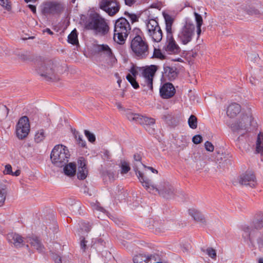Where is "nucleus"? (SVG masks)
<instances>
[{
  "label": "nucleus",
  "instance_id": "c03bdc74",
  "mask_svg": "<svg viewBox=\"0 0 263 263\" xmlns=\"http://www.w3.org/2000/svg\"><path fill=\"white\" fill-rule=\"evenodd\" d=\"M0 5L8 11L10 10L11 9L10 0H0Z\"/></svg>",
  "mask_w": 263,
  "mask_h": 263
},
{
  "label": "nucleus",
  "instance_id": "2eb2a0df",
  "mask_svg": "<svg viewBox=\"0 0 263 263\" xmlns=\"http://www.w3.org/2000/svg\"><path fill=\"white\" fill-rule=\"evenodd\" d=\"M238 182L241 185L251 188L255 187L257 184L256 177L251 171H247L241 175L238 178Z\"/></svg>",
  "mask_w": 263,
  "mask_h": 263
},
{
  "label": "nucleus",
  "instance_id": "c9c22d12",
  "mask_svg": "<svg viewBox=\"0 0 263 263\" xmlns=\"http://www.w3.org/2000/svg\"><path fill=\"white\" fill-rule=\"evenodd\" d=\"M147 256L139 254L134 257L133 261L134 263H147Z\"/></svg>",
  "mask_w": 263,
  "mask_h": 263
},
{
  "label": "nucleus",
  "instance_id": "bb28decb",
  "mask_svg": "<svg viewBox=\"0 0 263 263\" xmlns=\"http://www.w3.org/2000/svg\"><path fill=\"white\" fill-rule=\"evenodd\" d=\"M64 172L68 176L72 177L76 174V165L73 163H69L64 165Z\"/></svg>",
  "mask_w": 263,
  "mask_h": 263
},
{
  "label": "nucleus",
  "instance_id": "b1692460",
  "mask_svg": "<svg viewBox=\"0 0 263 263\" xmlns=\"http://www.w3.org/2000/svg\"><path fill=\"white\" fill-rule=\"evenodd\" d=\"M163 76L172 81L174 80L177 76L176 69L170 66H165L164 67Z\"/></svg>",
  "mask_w": 263,
  "mask_h": 263
},
{
  "label": "nucleus",
  "instance_id": "6e6552de",
  "mask_svg": "<svg viewBox=\"0 0 263 263\" xmlns=\"http://www.w3.org/2000/svg\"><path fill=\"white\" fill-rule=\"evenodd\" d=\"M146 32L148 36L155 42H159L163 36L162 31L158 23L154 18H149L146 21Z\"/></svg>",
  "mask_w": 263,
  "mask_h": 263
},
{
  "label": "nucleus",
  "instance_id": "473e14b6",
  "mask_svg": "<svg viewBox=\"0 0 263 263\" xmlns=\"http://www.w3.org/2000/svg\"><path fill=\"white\" fill-rule=\"evenodd\" d=\"M68 43L72 45H77L78 44V35L76 29H74L69 34L68 36Z\"/></svg>",
  "mask_w": 263,
  "mask_h": 263
},
{
  "label": "nucleus",
  "instance_id": "a211bd4d",
  "mask_svg": "<svg viewBox=\"0 0 263 263\" xmlns=\"http://www.w3.org/2000/svg\"><path fill=\"white\" fill-rule=\"evenodd\" d=\"M88 175L86 162L83 157H80L78 160L77 177L80 180L85 179Z\"/></svg>",
  "mask_w": 263,
  "mask_h": 263
},
{
  "label": "nucleus",
  "instance_id": "69168bd1",
  "mask_svg": "<svg viewBox=\"0 0 263 263\" xmlns=\"http://www.w3.org/2000/svg\"><path fill=\"white\" fill-rule=\"evenodd\" d=\"M36 1H37V0H31V2H36Z\"/></svg>",
  "mask_w": 263,
  "mask_h": 263
},
{
  "label": "nucleus",
  "instance_id": "9d476101",
  "mask_svg": "<svg viewBox=\"0 0 263 263\" xmlns=\"http://www.w3.org/2000/svg\"><path fill=\"white\" fill-rule=\"evenodd\" d=\"M30 132V124L28 118L24 116L20 118L16 126V134L19 139H24Z\"/></svg>",
  "mask_w": 263,
  "mask_h": 263
},
{
  "label": "nucleus",
  "instance_id": "e433bc0d",
  "mask_svg": "<svg viewBox=\"0 0 263 263\" xmlns=\"http://www.w3.org/2000/svg\"><path fill=\"white\" fill-rule=\"evenodd\" d=\"M147 257V263H159L161 259L160 256L157 254H152Z\"/></svg>",
  "mask_w": 263,
  "mask_h": 263
},
{
  "label": "nucleus",
  "instance_id": "39448f33",
  "mask_svg": "<svg viewBox=\"0 0 263 263\" xmlns=\"http://www.w3.org/2000/svg\"><path fill=\"white\" fill-rule=\"evenodd\" d=\"M130 48L135 55L140 59L146 58L149 54L148 44L144 38L138 35L130 42Z\"/></svg>",
  "mask_w": 263,
  "mask_h": 263
},
{
  "label": "nucleus",
  "instance_id": "774afa93",
  "mask_svg": "<svg viewBox=\"0 0 263 263\" xmlns=\"http://www.w3.org/2000/svg\"><path fill=\"white\" fill-rule=\"evenodd\" d=\"M74 2H75V0H73V1H72V2H73V3H74Z\"/></svg>",
  "mask_w": 263,
  "mask_h": 263
},
{
  "label": "nucleus",
  "instance_id": "f257e3e1",
  "mask_svg": "<svg viewBox=\"0 0 263 263\" xmlns=\"http://www.w3.org/2000/svg\"><path fill=\"white\" fill-rule=\"evenodd\" d=\"M140 182L149 193L157 192L160 196L166 199L174 197L175 190L172 185L165 179H161L156 185L152 184V181L148 178H140Z\"/></svg>",
  "mask_w": 263,
  "mask_h": 263
},
{
  "label": "nucleus",
  "instance_id": "864d4df0",
  "mask_svg": "<svg viewBox=\"0 0 263 263\" xmlns=\"http://www.w3.org/2000/svg\"><path fill=\"white\" fill-rule=\"evenodd\" d=\"M86 241L85 240L84 238H83L81 240L80 246L81 249L83 250V251L84 252L85 251L86 248Z\"/></svg>",
  "mask_w": 263,
  "mask_h": 263
},
{
  "label": "nucleus",
  "instance_id": "f3484780",
  "mask_svg": "<svg viewBox=\"0 0 263 263\" xmlns=\"http://www.w3.org/2000/svg\"><path fill=\"white\" fill-rule=\"evenodd\" d=\"M175 89L172 84L166 83L160 88V96L163 99H169L174 96Z\"/></svg>",
  "mask_w": 263,
  "mask_h": 263
},
{
  "label": "nucleus",
  "instance_id": "cd10ccee",
  "mask_svg": "<svg viewBox=\"0 0 263 263\" xmlns=\"http://www.w3.org/2000/svg\"><path fill=\"white\" fill-rule=\"evenodd\" d=\"M97 50L98 52H103L110 58H112L113 56L112 51L107 45H98L97 46Z\"/></svg>",
  "mask_w": 263,
  "mask_h": 263
},
{
  "label": "nucleus",
  "instance_id": "c756f323",
  "mask_svg": "<svg viewBox=\"0 0 263 263\" xmlns=\"http://www.w3.org/2000/svg\"><path fill=\"white\" fill-rule=\"evenodd\" d=\"M253 223L254 228L256 229H260L263 228V213L257 214Z\"/></svg>",
  "mask_w": 263,
  "mask_h": 263
},
{
  "label": "nucleus",
  "instance_id": "4468645a",
  "mask_svg": "<svg viewBox=\"0 0 263 263\" xmlns=\"http://www.w3.org/2000/svg\"><path fill=\"white\" fill-rule=\"evenodd\" d=\"M63 11V7L61 4L55 2H48L44 5L42 12L44 15H59Z\"/></svg>",
  "mask_w": 263,
  "mask_h": 263
},
{
  "label": "nucleus",
  "instance_id": "79ce46f5",
  "mask_svg": "<svg viewBox=\"0 0 263 263\" xmlns=\"http://www.w3.org/2000/svg\"><path fill=\"white\" fill-rule=\"evenodd\" d=\"M153 58L163 60L165 59V55L161 52L160 49L155 48L154 50Z\"/></svg>",
  "mask_w": 263,
  "mask_h": 263
},
{
  "label": "nucleus",
  "instance_id": "7ed1b4c3",
  "mask_svg": "<svg viewBox=\"0 0 263 263\" xmlns=\"http://www.w3.org/2000/svg\"><path fill=\"white\" fill-rule=\"evenodd\" d=\"M130 29V26L126 19L121 17L117 20L114 26V41L119 44H123Z\"/></svg>",
  "mask_w": 263,
  "mask_h": 263
},
{
  "label": "nucleus",
  "instance_id": "09e8293b",
  "mask_svg": "<svg viewBox=\"0 0 263 263\" xmlns=\"http://www.w3.org/2000/svg\"><path fill=\"white\" fill-rule=\"evenodd\" d=\"M205 148L207 151L212 152L214 149V146L212 143L209 141H206L204 143Z\"/></svg>",
  "mask_w": 263,
  "mask_h": 263
},
{
  "label": "nucleus",
  "instance_id": "4d7b16f0",
  "mask_svg": "<svg viewBox=\"0 0 263 263\" xmlns=\"http://www.w3.org/2000/svg\"><path fill=\"white\" fill-rule=\"evenodd\" d=\"M28 6L31 9V10L33 12V13H36V7L34 5H29Z\"/></svg>",
  "mask_w": 263,
  "mask_h": 263
},
{
  "label": "nucleus",
  "instance_id": "ddd939ff",
  "mask_svg": "<svg viewBox=\"0 0 263 263\" xmlns=\"http://www.w3.org/2000/svg\"><path fill=\"white\" fill-rule=\"evenodd\" d=\"M157 70L156 66L151 65L144 69L142 72L144 79V82L142 85L146 86L150 90H153V77Z\"/></svg>",
  "mask_w": 263,
  "mask_h": 263
},
{
  "label": "nucleus",
  "instance_id": "a878e982",
  "mask_svg": "<svg viewBox=\"0 0 263 263\" xmlns=\"http://www.w3.org/2000/svg\"><path fill=\"white\" fill-rule=\"evenodd\" d=\"M29 242L32 247L36 249L39 252H42L44 251V247L38 238H30L29 239Z\"/></svg>",
  "mask_w": 263,
  "mask_h": 263
},
{
  "label": "nucleus",
  "instance_id": "5701e85b",
  "mask_svg": "<svg viewBox=\"0 0 263 263\" xmlns=\"http://www.w3.org/2000/svg\"><path fill=\"white\" fill-rule=\"evenodd\" d=\"M240 106L237 103H234L228 106L227 114L230 118H234L240 112Z\"/></svg>",
  "mask_w": 263,
  "mask_h": 263
},
{
  "label": "nucleus",
  "instance_id": "393cba45",
  "mask_svg": "<svg viewBox=\"0 0 263 263\" xmlns=\"http://www.w3.org/2000/svg\"><path fill=\"white\" fill-rule=\"evenodd\" d=\"M155 122V121L153 118H148L142 116H141V118L139 120V123L147 126V127H145L146 128V129L148 130L150 133L153 132V130L152 129L151 130V129H148V128L151 126H154Z\"/></svg>",
  "mask_w": 263,
  "mask_h": 263
},
{
  "label": "nucleus",
  "instance_id": "ea45409f",
  "mask_svg": "<svg viewBox=\"0 0 263 263\" xmlns=\"http://www.w3.org/2000/svg\"><path fill=\"white\" fill-rule=\"evenodd\" d=\"M76 139L77 141L78 144L81 147H85L86 146V142L83 139V137L80 135L78 132L74 133Z\"/></svg>",
  "mask_w": 263,
  "mask_h": 263
},
{
  "label": "nucleus",
  "instance_id": "338daca9",
  "mask_svg": "<svg viewBox=\"0 0 263 263\" xmlns=\"http://www.w3.org/2000/svg\"><path fill=\"white\" fill-rule=\"evenodd\" d=\"M120 82H121V81H120V80H118V84H119V85H120Z\"/></svg>",
  "mask_w": 263,
  "mask_h": 263
},
{
  "label": "nucleus",
  "instance_id": "e2e57ef3",
  "mask_svg": "<svg viewBox=\"0 0 263 263\" xmlns=\"http://www.w3.org/2000/svg\"><path fill=\"white\" fill-rule=\"evenodd\" d=\"M258 263H263V259L262 258L259 259L258 260Z\"/></svg>",
  "mask_w": 263,
  "mask_h": 263
},
{
  "label": "nucleus",
  "instance_id": "72a5a7b5",
  "mask_svg": "<svg viewBox=\"0 0 263 263\" xmlns=\"http://www.w3.org/2000/svg\"><path fill=\"white\" fill-rule=\"evenodd\" d=\"M119 166L121 168V174H127L130 170L129 164L125 160H121Z\"/></svg>",
  "mask_w": 263,
  "mask_h": 263
},
{
  "label": "nucleus",
  "instance_id": "052dcab7",
  "mask_svg": "<svg viewBox=\"0 0 263 263\" xmlns=\"http://www.w3.org/2000/svg\"><path fill=\"white\" fill-rule=\"evenodd\" d=\"M44 32H47L49 34H53L52 31L50 29H49V28H46L45 29V30L44 31Z\"/></svg>",
  "mask_w": 263,
  "mask_h": 263
},
{
  "label": "nucleus",
  "instance_id": "5fc2aeb1",
  "mask_svg": "<svg viewBox=\"0 0 263 263\" xmlns=\"http://www.w3.org/2000/svg\"><path fill=\"white\" fill-rule=\"evenodd\" d=\"M93 209L97 211H100V212H102L103 213H105V210L104 208L99 206V205H95V206L93 207Z\"/></svg>",
  "mask_w": 263,
  "mask_h": 263
},
{
  "label": "nucleus",
  "instance_id": "a19ab883",
  "mask_svg": "<svg viewBox=\"0 0 263 263\" xmlns=\"http://www.w3.org/2000/svg\"><path fill=\"white\" fill-rule=\"evenodd\" d=\"M126 79L135 89H137L139 88V85L138 83L136 81L135 78L133 77L131 74H128L126 76Z\"/></svg>",
  "mask_w": 263,
  "mask_h": 263
},
{
  "label": "nucleus",
  "instance_id": "49530a36",
  "mask_svg": "<svg viewBox=\"0 0 263 263\" xmlns=\"http://www.w3.org/2000/svg\"><path fill=\"white\" fill-rule=\"evenodd\" d=\"M206 252L207 254L211 258L215 259L216 258V250L212 248H208Z\"/></svg>",
  "mask_w": 263,
  "mask_h": 263
},
{
  "label": "nucleus",
  "instance_id": "f8f14e48",
  "mask_svg": "<svg viewBox=\"0 0 263 263\" xmlns=\"http://www.w3.org/2000/svg\"><path fill=\"white\" fill-rule=\"evenodd\" d=\"M254 235L256 236L260 235V234L254 231H252L249 227H244L243 228L242 236L245 239H248L252 243V245L255 247L256 246L255 241H257V245L259 248H261L263 246V237H258L256 239L254 237Z\"/></svg>",
  "mask_w": 263,
  "mask_h": 263
},
{
  "label": "nucleus",
  "instance_id": "9b49d317",
  "mask_svg": "<svg viewBox=\"0 0 263 263\" xmlns=\"http://www.w3.org/2000/svg\"><path fill=\"white\" fill-rule=\"evenodd\" d=\"M99 7L109 15H115L120 9V5L116 0H101Z\"/></svg>",
  "mask_w": 263,
  "mask_h": 263
},
{
  "label": "nucleus",
  "instance_id": "0eeeda50",
  "mask_svg": "<svg viewBox=\"0 0 263 263\" xmlns=\"http://www.w3.org/2000/svg\"><path fill=\"white\" fill-rule=\"evenodd\" d=\"M195 35V25L193 24L186 23L178 32L177 39L180 43L185 45L192 42Z\"/></svg>",
  "mask_w": 263,
  "mask_h": 263
},
{
  "label": "nucleus",
  "instance_id": "de8ad7c7",
  "mask_svg": "<svg viewBox=\"0 0 263 263\" xmlns=\"http://www.w3.org/2000/svg\"><path fill=\"white\" fill-rule=\"evenodd\" d=\"M202 141V137L200 135H196L192 138V141L194 144H198L200 143Z\"/></svg>",
  "mask_w": 263,
  "mask_h": 263
},
{
  "label": "nucleus",
  "instance_id": "680f3d73",
  "mask_svg": "<svg viewBox=\"0 0 263 263\" xmlns=\"http://www.w3.org/2000/svg\"><path fill=\"white\" fill-rule=\"evenodd\" d=\"M117 106L119 109L123 108V107L120 103H117Z\"/></svg>",
  "mask_w": 263,
  "mask_h": 263
},
{
  "label": "nucleus",
  "instance_id": "6ab92c4d",
  "mask_svg": "<svg viewBox=\"0 0 263 263\" xmlns=\"http://www.w3.org/2000/svg\"><path fill=\"white\" fill-rule=\"evenodd\" d=\"M165 50L170 53L177 54L180 52V47L174 40L173 36H167Z\"/></svg>",
  "mask_w": 263,
  "mask_h": 263
},
{
  "label": "nucleus",
  "instance_id": "2f4dec72",
  "mask_svg": "<svg viewBox=\"0 0 263 263\" xmlns=\"http://www.w3.org/2000/svg\"><path fill=\"white\" fill-rule=\"evenodd\" d=\"M194 15L195 17V20L196 22V27H197V30H196V33H197V39H198L199 37V36L201 34V27L203 23V20L201 16L197 13V12H194Z\"/></svg>",
  "mask_w": 263,
  "mask_h": 263
},
{
  "label": "nucleus",
  "instance_id": "dca6fc26",
  "mask_svg": "<svg viewBox=\"0 0 263 263\" xmlns=\"http://www.w3.org/2000/svg\"><path fill=\"white\" fill-rule=\"evenodd\" d=\"M134 159L135 161L134 169L139 180H140V178H147L145 175L146 173L140 170L141 167L146 168V165L141 162V157L140 155L138 154L134 155Z\"/></svg>",
  "mask_w": 263,
  "mask_h": 263
},
{
  "label": "nucleus",
  "instance_id": "423d86ee",
  "mask_svg": "<svg viewBox=\"0 0 263 263\" xmlns=\"http://www.w3.org/2000/svg\"><path fill=\"white\" fill-rule=\"evenodd\" d=\"M256 123L254 122L251 114L243 115L237 121L231 124V128L241 135L251 130V126H255Z\"/></svg>",
  "mask_w": 263,
  "mask_h": 263
},
{
  "label": "nucleus",
  "instance_id": "4c0bfd02",
  "mask_svg": "<svg viewBox=\"0 0 263 263\" xmlns=\"http://www.w3.org/2000/svg\"><path fill=\"white\" fill-rule=\"evenodd\" d=\"M45 137V135L44 130L40 129L36 133L34 136V140L36 143H40L44 139Z\"/></svg>",
  "mask_w": 263,
  "mask_h": 263
},
{
  "label": "nucleus",
  "instance_id": "aec40b11",
  "mask_svg": "<svg viewBox=\"0 0 263 263\" xmlns=\"http://www.w3.org/2000/svg\"><path fill=\"white\" fill-rule=\"evenodd\" d=\"M189 215L197 222L203 225L207 223L204 216L198 210L192 208L189 210Z\"/></svg>",
  "mask_w": 263,
  "mask_h": 263
},
{
  "label": "nucleus",
  "instance_id": "13d9d810",
  "mask_svg": "<svg viewBox=\"0 0 263 263\" xmlns=\"http://www.w3.org/2000/svg\"><path fill=\"white\" fill-rule=\"evenodd\" d=\"M124 1L125 4L128 6H131L134 3V0H124Z\"/></svg>",
  "mask_w": 263,
  "mask_h": 263
},
{
  "label": "nucleus",
  "instance_id": "6e6d98bb",
  "mask_svg": "<svg viewBox=\"0 0 263 263\" xmlns=\"http://www.w3.org/2000/svg\"><path fill=\"white\" fill-rule=\"evenodd\" d=\"M145 170L146 169H148L150 171H151V172L153 173H156V174H157L158 173V171L157 170H156V169L154 168L153 167H150V166H146V168H144Z\"/></svg>",
  "mask_w": 263,
  "mask_h": 263
},
{
  "label": "nucleus",
  "instance_id": "4be33fe9",
  "mask_svg": "<svg viewBox=\"0 0 263 263\" xmlns=\"http://www.w3.org/2000/svg\"><path fill=\"white\" fill-rule=\"evenodd\" d=\"M164 17L165 23V30L167 36H173V30L172 26L174 22V18L168 14H164Z\"/></svg>",
  "mask_w": 263,
  "mask_h": 263
},
{
  "label": "nucleus",
  "instance_id": "603ef678",
  "mask_svg": "<svg viewBox=\"0 0 263 263\" xmlns=\"http://www.w3.org/2000/svg\"><path fill=\"white\" fill-rule=\"evenodd\" d=\"M125 14L128 16L132 23L136 22L138 21V18L137 15L134 14H129V13L126 12Z\"/></svg>",
  "mask_w": 263,
  "mask_h": 263
},
{
  "label": "nucleus",
  "instance_id": "8fccbe9b",
  "mask_svg": "<svg viewBox=\"0 0 263 263\" xmlns=\"http://www.w3.org/2000/svg\"><path fill=\"white\" fill-rule=\"evenodd\" d=\"M81 229L84 230L86 232H89L91 229V226L89 223H86L84 222H81Z\"/></svg>",
  "mask_w": 263,
  "mask_h": 263
},
{
  "label": "nucleus",
  "instance_id": "3c124183",
  "mask_svg": "<svg viewBox=\"0 0 263 263\" xmlns=\"http://www.w3.org/2000/svg\"><path fill=\"white\" fill-rule=\"evenodd\" d=\"M3 173L6 175H12L13 172L12 171V166L10 164H7L5 165V170Z\"/></svg>",
  "mask_w": 263,
  "mask_h": 263
},
{
  "label": "nucleus",
  "instance_id": "0e129e2a",
  "mask_svg": "<svg viewBox=\"0 0 263 263\" xmlns=\"http://www.w3.org/2000/svg\"><path fill=\"white\" fill-rule=\"evenodd\" d=\"M24 1H25V2L26 3H29V2H31V0H24Z\"/></svg>",
  "mask_w": 263,
  "mask_h": 263
},
{
  "label": "nucleus",
  "instance_id": "20e7f679",
  "mask_svg": "<svg viewBox=\"0 0 263 263\" xmlns=\"http://www.w3.org/2000/svg\"><path fill=\"white\" fill-rule=\"evenodd\" d=\"M70 154L67 147L63 145H57L52 149L50 158L53 164L62 167L67 164Z\"/></svg>",
  "mask_w": 263,
  "mask_h": 263
},
{
  "label": "nucleus",
  "instance_id": "1a4fd4ad",
  "mask_svg": "<svg viewBox=\"0 0 263 263\" xmlns=\"http://www.w3.org/2000/svg\"><path fill=\"white\" fill-rule=\"evenodd\" d=\"M55 67L53 62L49 61L43 64L39 67L37 72L41 76L47 80H55Z\"/></svg>",
  "mask_w": 263,
  "mask_h": 263
},
{
  "label": "nucleus",
  "instance_id": "7c9ffc66",
  "mask_svg": "<svg viewBox=\"0 0 263 263\" xmlns=\"http://www.w3.org/2000/svg\"><path fill=\"white\" fill-rule=\"evenodd\" d=\"M256 152L263 154V133H259L257 136L256 143Z\"/></svg>",
  "mask_w": 263,
  "mask_h": 263
},
{
  "label": "nucleus",
  "instance_id": "412c9836",
  "mask_svg": "<svg viewBox=\"0 0 263 263\" xmlns=\"http://www.w3.org/2000/svg\"><path fill=\"white\" fill-rule=\"evenodd\" d=\"M8 241L13 243L16 247H21L23 240L22 237L18 234L13 233H9L7 235Z\"/></svg>",
  "mask_w": 263,
  "mask_h": 263
},
{
  "label": "nucleus",
  "instance_id": "37998d69",
  "mask_svg": "<svg viewBox=\"0 0 263 263\" xmlns=\"http://www.w3.org/2000/svg\"><path fill=\"white\" fill-rule=\"evenodd\" d=\"M8 112V109L5 105L0 106V119L6 118Z\"/></svg>",
  "mask_w": 263,
  "mask_h": 263
},
{
  "label": "nucleus",
  "instance_id": "a18cd8bd",
  "mask_svg": "<svg viewBox=\"0 0 263 263\" xmlns=\"http://www.w3.org/2000/svg\"><path fill=\"white\" fill-rule=\"evenodd\" d=\"M84 134L89 142L92 143L95 141L96 137L93 134L90 133L87 130H84Z\"/></svg>",
  "mask_w": 263,
  "mask_h": 263
},
{
  "label": "nucleus",
  "instance_id": "f03ea898",
  "mask_svg": "<svg viewBox=\"0 0 263 263\" xmlns=\"http://www.w3.org/2000/svg\"><path fill=\"white\" fill-rule=\"evenodd\" d=\"M85 28L101 35L107 34L109 29L105 19L97 13L90 15L85 23Z\"/></svg>",
  "mask_w": 263,
  "mask_h": 263
},
{
  "label": "nucleus",
  "instance_id": "58836bf2",
  "mask_svg": "<svg viewBox=\"0 0 263 263\" xmlns=\"http://www.w3.org/2000/svg\"><path fill=\"white\" fill-rule=\"evenodd\" d=\"M127 118L130 121H135L139 123V120L141 118V115L138 114H134L128 111L126 114Z\"/></svg>",
  "mask_w": 263,
  "mask_h": 263
},
{
  "label": "nucleus",
  "instance_id": "f704fd0d",
  "mask_svg": "<svg viewBox=\"0 0 263 263\" xmlns=\"http://www.w3.org/2000/svg\"><path fill=\"white\" fill-rule=\"evenodd\" d=\"M188 124L192 129H196L197 127V119L194 115H191L188 119Z\"/></svg>",
  "mask_w": 263,
  "mask_h": 263
},
{
  "label": "nucleus",
  "instance_id": "bf43d9fd",
  "mask_svg": "<svg viewBox=\"0 0 263 263\" xmlns=\"http://www.w3.org/2000/svg\"><path fill=\"white\" fill-rule=\"evenodd\" d=\"M21 174V171L20 170H16L15 172H13L12 176H18Z\"/></svg>",
  "mask_w": 263,
  "mask_h": 263
},
{
  "label": "nucleus",
  "instance_id": "c85d7f7f",
  "mask_svg": "<svg viewBox=\"0 0 263 263\" xmlns=\"http://www.w3.org/2000/svg\"><path fill=\"white\" fill-rule=\"evenodd\" d=\"M7 187L4 181L0 180V206H2L6 200Z\"/></svg>",
  "mask_w": 263,
  "mask_h": 263
}]
</instances>
